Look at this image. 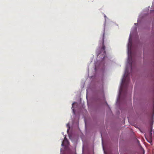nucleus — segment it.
Instances as JSON below:
<instances>
[{"mask_svg": "<svg viewBox=\"0 0 154 154\" xmlns=\"http://www.w3.org/2000/svg\"><path fill=\"white\" fill-rule=\"evenodd\" d=\"M68 141L67 140V139L66 138V137H65L64 140L63 141V142L62 143V145L63 146L64 144L65 145H67L68 144Z\"/></svg>", "mask_w": 154, "mask_h": 154, "instance_id": "20e7f679", "label": "nucleus"}, {"mask_svg": "<svg viewBox=\"0 0 154 154\" xmlns=\"http://www.w3.org/2000/svg\"><path fill=\"white\" fill-rule=\"evenodd\" d=\"M74 104V103H73L72 104V106H73V105Z\"/></svg>", "mask_w": 154, "mask_h": 154, "instance_id": "423d86ee", "label": "nucleus"}, {"mask_svg": "<svg viewBox=\"0 0 154 154\" xmlns=\"http://www.w3.org/2000/svg\"><path fill=\"white\" fill-rule=\"evenodd\" d=\"M129 80V73L127 69H126L124 75V78L122 80V83L123 84L125 83L126 85H127Z\"/></svg>", "mask_w": 154, "mask_h": 154, "instance_id": "f257e3e1", "label": "nucleus"}, {"mask_svg": "<svg viewBox=\"0 0 154 154\" xmlns=\"http://www.w3.org/2000/svg\"><path fill=\"white\" fill-rule=\"evenodd\" d=\"M100 53V52L98 53V54H99Z\"/></svg>", "mask_w": 154, "mask_h": 154, "instance_id": "0eeeda50", "label": "nucleus"}, {"mask_svg": "<svg viewBox=\"0 0 154 154\" xmlns=\"http://www.w3.org/2000/svg\"><path fill=\"white\" fill-rule=\"evenodd\" d=\"M104 34L103 33L102 35L101 40H100V41H101L102 44V47L101 49V51L103 52V54H105L106 53V51H105V46L104 45Z\"/></svg>", "mask_w": 154, "mask_h": 154, "instance_id": "f03ea898", "label": "nucleus"}, {"mask_svg": "<svg viewBox=\"0 0 154 154\" xmlns=\"http://www.w3.org/2000/svg\"><path fill=\"white\" fill-rule=\"evenodd\" d=\"M132 56L131 54L128 56V63L129 64L130 68H132Z\"/></svg>", "mask_w": 154, "mask_h": 154, "instance_id": "7ed1b4c3", "label": "nucleus"}, {"mask_svg": "<svg viewBox=\"0 0 154 154\" xmlns=\"http://www.w3.org/2000/svg\"><path fill=\"white\" fill-rule=\"evenodd\" d=\"M150 136H152V133L151 132H150Z\"/></svg>", "mask_w": 154, "mask_h": 154, "instance_id": "39448f33", "label": "nucleus"}]
</instances>
